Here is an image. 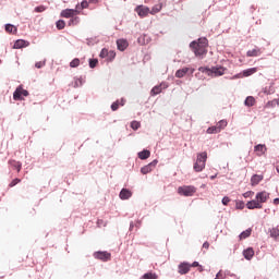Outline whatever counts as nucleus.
<instances>
[{"label":"nucleus","mask_w":279,"mask_h":279,"mask_svg":"<svg viewBox=\"0 0 279 279\" xmlns=\"http://www.w3.org/2000/svg\"><path fill=\"white\" fill-rule=\"evenodd\" d=\"M206 160H208V154L206 151L197 154L196 161L194 163V171H196V173L206 169Z\"/></svg>","instance_id":"obj_1"},{"label":"nucleus","mask_w":279,"mask_h":279,"mask_svg":"<svg viewBox=\"0 0 279 279\" xmlns=\"http://www.w3.org/2000/svg\"><path fill=\"white\" fill-rule=\"evenodd\" d=\"M198 71L201 73H205V75H208V76L215 75V77H221V75H223L225 73L223 68H217V66H213V68L201 66L198 68Z\"/></svg>","instance_id":"obj_2"},{"label":"nucleus","mask_w":279,"mask_h":279,"mask_svg":"<svg viewBox=\"0 0 279 279\" xmlns=\"http://www.w3.org/2000/svg\"><path fill=\"white\" fill-rule=\"evenodd\" d=\"M197 189L193 185H183L178 187L179 195H183V197H193Z\"/></svg>","instance_id":"obj_3"},{"label":"nucleus","mask_w":279,"mask_h":279,"mask_svg":"<svg viewBox=\"0 0 279 279\" xmlns=\"http://www.w3.org/2000/svg\"><path fill=\"white\" fill-rule=\"evenodd\" d=\"M23 97H29V92L20 85L13 93V99L14 101H23Z\"/></svg>","instance_id":"obj_4"},{"label":"nucleus","mask_w":279,"mask_h":279,"mask_svg":"<svg viewBox=\"0 0 279 279\" xmlns=\"http://www.w3.org/2000/svg\"><path fill=\"white\" fill-rule=\"evenodd\" d=\"M191 271V264L189 262H183L178 265V272L181 276H186Z\"/></svg>","instance_id":"obj_5"},{"label":"nucleus","mask_w":279,"mask_h":279,"mask_svg":"<svg viewBox=\"0 0 279 279\" xmlns=\"http://www.w3.org/2000/svg\"><path fill=\"white\" fill-rule=\"evenodd\" d=\"M190 47H203V48H206V47H208V39L206 37H201L197 40H193L190 44Z\"/></svg>","instance_id":"obj_6"},{"label":"nucleus","mask_w":279,"mask_h":279,"mask_svg":"<svg viewBox=\"0 0 279 279\" xmlns=\"http://www.w3.org/2000/svg\"><path fill=\"white\" fill-rule=\"evenodd\" d=\"M111 254L106 251H98L94 253V258H97L98 260H110Z\"/></svg>","instance_id":"obj_7"},{"label":"nucleus","mask_w":279,"mask_h":279,"mask_svg":"<svg viewBox=\"0 0 279 279\" xmlns=\"http://www.w3.org/2000/svg\"><path fill=\"white\" fill-rule=\"evenodd\" d=\"M135 12L138 14V16H141V19H145V16L149 14V7L137 5L135 8Z\"/></svg>","instance_id":"obj_8"},{"label":"nucleus","mask_w":279,"mask_h":279,"mask_svg":"<svg viewBox=\"0 0 279 279\" xmlns=\"http://www.w3.org/2000/svg\"><path fill=\"white\" fill-rule=\"evenodd\" d=\"M75 14H77L76 9H64L61 11V16L63 19H72L73 16H75Z\"/></svg>","instance_id":"obj_9"},{"label":"nucleus","mask_w":279,"mask_h":279,"mask_svg":"<svg viewBox=\"0 0 279 279\" xmlns=\"http://www.w3.org/2000/svg\"><path fill=\"white\" fill-rule=\"evenodd\" d=\"M255 199L258 201L259 204H265L269 199V193L267 192H258L255 196Z\"/></svg>","instance_id":"obj_10"},{"label":"nucleus","mask_w":279,"mask_h":279,"mask_svg":"<svg viewBox=\"0 0 279 279\" xmlns=\"http://www.w3.org/2000/svg\"><path fill=\"white\" fill-rule=\"evenodd\" d=\"M246 208H247L248 210H254V209H256V208L260 209V208H263V204L258 203L257 199L248 201V202L246 203Z\"/></svg>","instance_id":"obj_11"},{"label":"nucleus","mask_w":279,"mask_h":279,"mask_svg":"<svg viewBox=\"0 0 279 279\" xmlns=\"http://www.w3.org/2000/svg\"><path fill=\"white\" fill-rule=\"evenodd\" d=\"M25 47H29V41L25 39H17L13 45V49H24Z\"/></svg>","instance_id":"obj_12"},{"label":"nucleus","mask_w":279,"mask_h":279,"mask_svg":"<svg viewBox=\"0 0 279 279\" xmlns=\"http://www.w3.org/2000/svg\"><path fill=\"white\" fill-rule=\"evenodd\" d=\"M190 49H192L196 58H198L199 56H204V53H206V48L202 46H190Z\"/></svg>","instance_id":"obj_13"},{"label":"nucleus","mask_w":279,"mask_h":279,"mask_svg":"<svg viewBox=\"0 0 279 279\" xmlns=\"http://www.w3.org/2000/svg\"><path fill=\"white\" fill-rule=\"evenodd\" d=\"M162 88H167V84H160V85L154 86L150 90V95L153 97H156V95H160V93H162Z\"/></svg>","instance_id":"obj_14"},{"label":"nucleus","mask_w":279,"mask_h":279,"mask_svg":"<svg viewBox=\"0 0 279 279\" xmlns=\"http://www.w3.org/2000/svg\"><path fill=\"white\" fill-rule=\"evenodd\" d=\"M119 197L120 199H130V197H132V191L123 187L121 191H120V194H119Z\"/></svg>","instance_id":"obj_15"},{"label":"nucleus","mask_w":279,"mask_h":279,"mask_svg":"<svg viewBox=\"0 0 279 279\" xmlns=\"http://www.w3.org/2000/svg\"><path fill=\"white\" fill-rule=\"evenodd\" d=\"M10 167L16 169L17 173H21V169H23V163L21 161H16L14 159L9 160Z\"/></svg>","instance_id":"obj_16"},{"label":"nucleus","mask_w":279,"mask_h":279,"mask_svg":"<svg viewBox=\"0 0 279 279\" xmlns=\"http://www.w3.org/2000/svg\"><path fill=\"white\" fill-rule=\"evenodd\" d=\"M117 47H118L119 51H125V49H128V47H129L128 40L118 39L117 40Z\"/></svg>","instance_id":"obj_17"},{"label":"nucleus","mask_w":279,"mask_h":279,"mask_svg":"<svg viewBox=\"0 0 279 279\" xmlns=\"http://www.w3.org/2000/svg\"><path fill=\"white\" fill-rule=\"evenodd\" d=\"M263 175L262 174H253L251 178V184L252 186H256L263 182Z\"/></svg>","instance_id":"obj_18"},{"label":"nucleus","mask_w":279,"mask_h":279,"mask_svg":"<svg viewBox=\"0 0 279 279\" xmlns=\"http://www.w3.org/2000/svg\"><path fill=\"white\" fill-rule=\"evenodd\" d=\"M243 256L246 260H252L254 258V248L247 247L243 251Z\"/></svg>","instance_id":"obj_19"},{"label":"nucleus","mask_w":279,"mask_h":279,"mask_svg":"<svg viewBox=\"0 0 279 279\" xmlns=\"http://www.w3.org/2000/svg\"><path fill=\"white\" fill-rule=\"evenodd\" d=\"M120 106H125V99L122 98L121 100H116L114 102H112L111 105L112 112H117Z\"/></svg>","instance_id":"obj_20"},{"label":"nucleus","mask_w":279,"mask_h":279,"mask_svg":"<svg viewBox=\"0 0 279 279\" xmlns=\"http://www.w3.org/2000/svg\"><path fill=\"white\" fill-rule=\"evenodd\" d=\"M140 160H147V158H149V156H151V151H149V149H143L142 151H140L137 154Z\"/></svg>","instance_id":"obj_21"},{"label":"nucleus","mask_w":279,"mask_h":279,"mask_svg":"<svg viewBox=\"0 0 279 279\" xmlns=\"http://www.w3.org/2000/svg\"><path fill=\"white\" fill-rule=\"evenodd\" d=\"M247 58H258L260 56V49L255 48L246 52Z\"/></svg>","instance_id":"obj_22"},{"label":"nucleus","mask_w":279,"mask_h":279,"mask_svg":"<svg viewBox=\"0 0 279 279\" xmlns=\"http://www.w3.org/2000/svg\"><path fill=\"white\" fill-rule=\"evenodd\" d=\"M189 71H191V68H182L175 72V77L182 78Z\"/></svg>","instance_id":"obj_23"},{"label":"nucleus","mask_w":279,"mask_h":279,"mask_svg":"<svg viewBox=\"0 0 279 279\" xmlns=\"http://www.w3.org/2000/svg\"><path fill=\"white\" fill-rule=\"evenodd\" d=\"M256 104V99L254 98V96H248L246 97V99L244 100V105L247 108H252V106H254Z\"/></svg>","instance_id":"obj_24"},{"label":"nucleus","mask_w":279,"mask_h":279,"mask_svg":"<svg viewBox=\"0 0 279 279\" xmlns=\"http://www.w3.org/2000/svg\"><path fill=\"white\" fill-rule=\"evenodd\" d=\"M4 29H5V32H8L9 34H16V32H19V29L16 28V26H14L13 24H5V25H4Z\"/></svg>","instance_id":"obj_25"},{"label":"nucleus","mask_w":279,"mask_h":279,"mask_svg":"<svg viewBox=\"0 0 279 279\" xmlns=\"http://www.w3.org/2000/svg\"><path fill=\"white\" fill-rule=\"evenodd\" d=\"M88 8V0H83L81 4H76V12L80 13L81 10H86Z\"/></svg>","instance_id":"obj_26"},{"label":"nucleus","mask_w":279,"mask_h":279,"mask_svg":"<svg viewBox=\"0 0 279 279\" xmlns=\"http://www.w3.org/2000/svg\"><path fill=\"white\" fill-rule=\"evenodd\" d=\"M151 171H154V168L149 166V163L141 168L143 175H147V173H151Z\"/></svg>","instance_id":"obj_27"},{"label":"nucleus","mask_w":279,"mask_h":279,"mask_svg":"<svg viewBox=\"0 0 279 279\" xmlns=\"http://www.w3.org/2000/svg\"><path fill=\"white\" fill-rule=\"evenodd\" d=\"M252 235V228L246 229L245 231H242L239 235L240 240L247 239Z\"/></svg>","instance_id":"obj_28"},{"label":"nucleus","mask_w":279,"mask_h":279,"mask_svg":"<svg viewBox=\"0 0 279 279\" xmlns=\"http://www.w3.org/2000/svg\"><path fill=\"white\" fill-rule=\"evenodd\" d=\"M216 128H218L219 132H221V130H226V128H228V121L227 120H220L216 124Z\"/></svg>","instance_id":"obj_29"},{"label":"nucleus","mask_w":279,"mask_h":279,"mask_svg":"<svg viewBox=\"0 0 279 279\" xmlns=\"http://www.w3.org/2000/svg\"><path fill=\"white\" fill-rule=\"evenodd\" d=\"M257 69L256 68H250L243 71V76L244 77H250V75H254L256 73Z\"/></svg>","instance_id":"obj_30"},{"label":"nucleus","mask_w":279,"mask_h":279,"mask_svg":"<svg viewBox=\"0 0 279 279\" xmlns=\"http://www.w3.org/2000/svg\"><path fill=\"white\" fill-rule=\"evenodd\" d=\"M80 24V17H77V16H72L71 19H70V21L68 22V25L69 26H74V25H78Z\"/></svg>","instance_id":"obj_31"},{"label":"nucleus","mask_w":279,"mask_h":279,"mask_svg":"<svg viewBox=\"0 0 279 279\" xmlns=\"http://www.w3.org/2000/svg\"><path fill=\"white\" fill-rule=\"evenodd\" d=\"M219 128L217 125L209 126L207 129V134H219Z\"/></svg>","instance_id":"obj_32"},{"label":"nucleus","mask_w":279,"mask_h":279,"mask_svg":"<svg viewBox=\"0 0 279 279\" xmlns=\"http://www.w3.org/2000/svg\"><path fill=\"white\" fill-rule=\"evenodd\" d=\"M255 151H260V154H265L267 151V147L263 144H258L254 147Z\"/></svg>","instance_id":"obj_33"},{"label":"nucleus","mask_w":279,"mask_h":279,"mask_svg":"<svg viewBox=\"0 0 279 279\" xmlns=\"http://www.w3.org/2000/svg\"><path fill=\"white\" fill-rule=\"evenodd\" d=\"M56 26L57 29H64V27H66V23L64 22V20H58Z\"/></svg>","instance_id":"obj_34"},{"label":"nucleus","mask_w":279,"mask_h":279,"mask_svg":"<svg viewBox=\"0 0 279 279\" xmlns=\"http://www.w3.org/2000/svg\"><path fill=\"white\" fill-rule=\"evenodd\" d=\"M264 93L266 95H274V93H276V89H274V83H271V85L269 87H265Z\"/></svg>","instance_id":"obj_35"},{"label":"nucleus","mask_w":279,"mask_h":279,"mask_svg":"<svg viewBox=\"0 0 279 279\" xmlns=\"http://www.w3.org/2000/svg\"><path fill=\"white\" fill-rule=\"evenodd\" d=\"M160 10H162V5L161 4H155L150 11V14H158V12H160Z\"/></svg>","instance_id":"obj_36"},{"label":"nucleus","mask_w":279,"mask_h":279,"mask_svg":"<svg viewBox=\"0 0 279 279\" xmlns=\"http://www.w3.org/2000/svg\"><path fill=\"white\" fill-rule=\"evenodd\" d=\"M70 66L71 69H77V66H80V59L75 58L70 62Z\"/></svg>","instance_id":"obj_37"},{"label":"nucleus","mask_w":279,"mask_h":279,"mask_svg":"<svg viewBox=\"0 0 279 279\" xmlns=\"http://www.w3.org/2000/svg\"><path fill=\"white\" fill-rule=\"evenodd\" d=\"M270 236H271L272 239H278V236H279V230H278V228H272V229H270Z\"/></svg>","instance_id":"obj_38"},{"label":"nucleus","mask_w":279,"mask_h":279,"mask_svg":"<svg viewBox=\"0 0 279 279\" xmlns=\"http://www.w3.org/2000/svg\"><path fill=\"white\" fill-rule=\"evenodd\" d=\"M235 208H236L238 210H243V208H245V202H243V201H238V202L235 203Z\"/></svg>","instance_id":"obj_39"},{"label":"nucleus","mask_w":279,"mask_h":279,"mask_svg":"<svg viewBox=\"0 0 279 279\" xmlns=\"http://www.w3.org/2000/svg\"><path fill=\"white\" fill-rule=\"evenodd\" d=\"M156 278H157L156 274H151V272H146L142 277V279H156Z\"/></svg>","instance_id":"obj_40"},{"label":"nucleus","mask_w":279,"mask_h":279,"mask_svg":"<svg viewBox=\"0 0 279 279\" xmlns=\"http://www.w3.org/2000/svg\"><path fill=\"white\" fill-rule=\"evenodd\" d=\"M99 64V60L97 59H89V69H95Z\"/></svg>","instance_id":"obj_41"},{"label":"nucleus","mask_w":279,"mask_h":279,"mask_svg":"<svg viewBox=\"0 0 279 279\" xmlns=\"http://www.w3.org/2000/svg\"><path fill=\"white\" fill-rule=\"evenodd\" d=\"M20 182H21V179H19V178L13 179V180L10 182V184H9L10 189L16 186V184H20Z\"/></svg>","instance_id":"obj_42"},{"label":"nucleus","mask_w":279,"mask_h":279,"mask_svg":"<svg viewBox=\"0 0 279 279\" xmlns=\"http://www.w3.org/2000/svg\"><path fill=\"white\" fill-rule=\"evenodd\" d=\"M132 130H138L141 128V122L133 121L131 122Z\"/></svg>","instance_id":"obj_43"},{"label":"nucleus","mask_w":279,"mask_h":279,"mask_svg":"<svg viewBox=\"0 0 279 279\" xmlns=\"http://www.w3.org/2000/svg\"><path fill=\"white\" fill-rule=\"evenodd\" d=\"M45 64H47V61H38L35 63L36 69H43V66H45Z\"/></svg>","instance_id":"obj_44"},{"label":"nucleus","mask_w":279,"mask_h":279,"mask_svg":"<svg viewBox=\"0 0 279 279\" xmlns=\"http://www.w3.org/2000/svg\"><path fill=\"white\" fill-rule=\"evenodd\" d=\"M268 106H271V108H276V106H279V99L268 101Z\"/></svg>","instance_id":"obj_45"},{"label":"nucleus","mask_w":279,"mask_h":279,"mask_svg":"<svg viewBox=\"0 0 279 279\" xmlns=\"http://www.w3.org/2000/svg\"><path fill=\"white\" fill-rule=\"evenodd\" d=\"M45 10H47V7L45 5H38L35 8V12H38V13L45 12Z\"/></svg>","instance_id":"obj_46"},{"label":"nucleus","mask_w":279,"mask_h":279,"mask_svg":"<svg viewBox=\"0 0 279 279\" xmlns=\"http://www.w3.org/2000/svg\"><path fill=\"white\" fill-rule=\"evenodd\" d=\"M99 57H100V58H106V57H108V49L104 48V49L100 51Z\"/></svg>","instance_id":"obj_47"},{"label":"nucleus","mask_w":279,"mask_h":279,"mask_svg":"<svg viewBox=\"0 0 279 279\" xmlns=\"http://www.w3.org/2000/svg\"><path fill=\"white\" fill-rule=\"evenodd\" d=\"M221 202L223 206H228V204H230V197L225 196Z\"/></svg>","instance_id":"obj_48"},{"label":"nucleus","mask_w":279,"mask_h":279,"mask_svg":"<svg viewBox=\"0 0 279 279\" xmlns=\"http://www.w3.org/2000/svg\"><path fill=\"white\" fill-rule=\"evenodd\" d=\"M80 86H82V78L76 80L74 83V88H80Z\"/></svg>","instance_id":"obj_49"},{"label":"nucleus","mask_w":279,"mask_h":279,"mask_svg":"<svg viewBox=\"0 0 279 279\" xmlns=\"http://www.w3.org/2000/svg\"><path fill=\"white\" fill-rule=\"evenodd\" d=\"M148 165L154 169V167H156V165H158V160L155 159L151 162H149Z\"/></svg>","instance_id":"obj_50"},{"label":"nucleus","mask_w":279,"mask_h":279,"mask_svg":"<svg viewBox=\"0 0 279 279\" xmlns=\"http://www.w3.org/2000/svg\"><path fill=\"white\" fill-rule=\"evenodd\" d=\"M203 247H204V250H208V247H210V243H208L207 241L204 242Z\"/></svg>","instance_id":"obj_51"},{"label":"nucleus","mask_w":279,"mask_h":279,"mask_svg":"<svg viewBox=\"0 0 279 279\" xmlns=\"http://www.w3.org/2000/svg\"><path fill=\"white\" fill-rule=\"evenodd\" d=\"M191 267H199V262H193L192 264H190V268Z\"/></svg>","instance_id":"obj_52"},{"label":"nucleus","mask_w":279,"mask_h":279,"mask_svg":"<svg viewBox=\"0 0 279 279\" xmlns=\"http://www.w3.org/2000/svg\"><path fill=\"white\" fill-rule=\"evenodd\" d=\"M239 77H241V74H235L231 77V80H239Z\"/></svg>","instance_id":"obj_53"},{"label":"nucleus","mask_w":279,"mask_h":279,"mask_svg":"<svg viewBox=\"0 0 279 279\" xmlns=\"http://www.w3.org/2000/svg\"><path fill=\"white\" fill-rule=\"evenodd\" d=\"M274 204H275L276 206H278V204H279V198H275V199H274Z\"/></svg>","instance_id":"obj_54"},{"label":"nucleus","mask_w":279,"mask_h":279,"mask_svg":"<svg viewBox=\"0 0 279 279\" xmlns=\"http://www.w3.org/2000/svg\"><path fill=\"white\" fill-rule=\"evenodd\" d=\"M189 72H190V75H193V73H195V69H190Z\"/></svg>","instance_id":"obj_55"},{"label":"nucleus","mask_w":279,"mask_h":279,"mask_svg":"<svg viewBox=\"0 0 279 279\" xmlns=\"http://www.w3.org/2000/svg\"><path fill=\"white\" fill-rule=\"evenodd\" d=\"M243 197H250V192H245V193L243 194Z\"/></svg>","instance_id":"obj_56"},{"label":"nucleus","mask_w":279,"mask_h":279,"mask_svg":"<svg viewBox=\"0 0 279 279\" xmlns=\"http://www.w3.org/2000/svg\"><path fill=\"white\" fill-rule=\"evenodd\" d=\"M98 0H88V3H97Z\"/></svg>","instance_id":"obj_57"},{"label":"nucleus","mask_w":279,"mask_h":279,"mask_svg":"<svg viewBox=\"0 0 279 279\" xmlns=\"http://www.w3.org/2000/svg\"><path fill=\"white\" fill-rule=\"evenodd\" d=\"M87 45L88 47H90V45H93V41L90 39H87Z\"/></svg>","instance_id":"obj_58"},{"label":"nucleus","mask_w":279,"mask_h":279,"mask_svg":"<svg viewBox=\"0 0 279 279\" xmlns=\"http://www.w3.org/2000/svg\"><path fill=\"white\" fill-rule=\"evenodd\" d=\"M221 276V270L217 272L216 278H219Z\"/></svg>","instance_id":"obj_59"},{"label":"nucleus","mask_w":279,"mask_h":279,"mask_svg":"<svg viewBox=\"0 0 279 279\" xmlns=\"http://www.w3.org/2000/svg\"><path fill=\"white\" fill-rule=\"evenodd\" d=\"M215 178H217V174L211 175L210 180H215Z\"/></svg>","instance_id":"obj_60"},{"label":"nucleus","mask_w":279,"mask_h":279,"mask_svg":"<svg viewBox=\"0 0 279 279\" xmlns=\"http://www.w3.org/2000/svg\"><path fill=\"white\" fill-rule=\"evenodd\" d=\"M130 228H131V229H132V228H134V225H133V223H131V225H130Z\"/></svg>","instance_id":"obj_61"},{"label":"nucleus","mask_w":279,"mask_h":279,"mask_svg":"<svg viewBox=\"0 0 279 279\" xmlns=\"http://www.w3.org/2000/svg\"><path fill=\"white\" fill-rule=\"evenodd\" d=\"M112 58H114V53L111 52Z\"/></svg>","instance_id":"obj_62"}]
</instances>
